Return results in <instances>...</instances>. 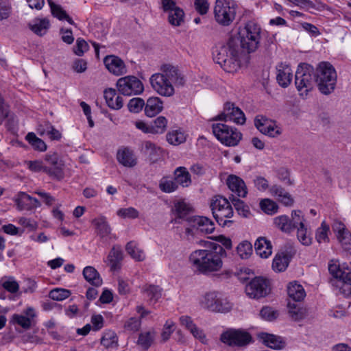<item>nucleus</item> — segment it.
<instances>
[{"label": "nucleus", "instance_id": "47", "mask_svg": "<svg viewBox=\"0 0 351 351\" xmlns=\"http://www.w3.org/2000/svg\"><path fill=\"white\" fill-rule=\"evenodd\" d=\"M145 108V101L141 97H134L128 104V110L134 114L139 113Z\"/></svg>", "mask_w": 351, "mask_h": 351}, {"label": "nucleus", "instance_id": "59", "mask_svg": "<svg viewBox=\"0 0 351 351\" xmlns=\"http://www.w3.org/2000/svg\"><path fill=\"white\" fill-rule=\"evenodd\" d=\"M89 46L88 43L82 38H77L76 44L73 47L74 53L78 56H82L85 51H88Z\"/></svg>", "mask_w": 351, "mask_h": 351}, {"label": "nucleus", "instance_id": "6", "mask_svg": "<svg viewBox=\"0 0 351 351\" xmlns=\"http://www.w3.org/2000/svg\"><path fill=\"white\" fill-rule=\"evenodd\" d=\"M295 84L298 91L305 89L306 95L316 84L315 68L306 62L300 63L295 74Z\"/></svg>", "mask_w": 351, "mask_h": 351}, {"label": "nucleus", "instance_id": "9", "mask_svg": "<svg viewBox=\"0 0 351 351\" xmlns=\"http://www.w3.org/2000/svg\"><path fill=\"white\" fill-rule=\"evenodd\" d=\"M214 15L216 21L222 26H228L234 21L236 16V8L230 5L224 0H216L214 8Z\"/></svg>", "mask_w": 351, "mask_h": 351}, {"label": "nucleus", "instance_id": "29", "mask_svg": "<svg viewBox=\"0 0 351 351\" xmlns=\"http://www.w3.org/2000/svg\"><path fill=\"white\" fill-rule=\"evenodd\" d=\"M101 344L108 350H117L118 336L112 330L106 331L101 339Z\"/></svg>", "mask_w": 351, "mask_h": 351}, {"label": "nucleus", "instance_id": "55", "mask_svg": "<svg viewBox=\"0 0 351 351\" xmlns=\"http://www.w3.org/2000/svg\"><path fill=\"white\" fill-rule=\"evenodd\" d=\"M49 5L51 8L52 15L60 21H63L65 16H67L66 12L62 8L61 5L56 4L51 0H48Z\"/></svg>", "mask_w": 351, "mask_h": 351}, {"label": "nucleus", "instance_id": "23", "mask_svg": "<svg viewBox=\"0 0 351 351\" xmlns=\"http://www.w3.org/2000/svg\"><path fill=\"white\" fill-rule=\"evenodd\" d=\"M163 109V102L158 97H151L145 102V114L152 117L159 114Z\"/></svg>", "mask_w": 351, "mask_h": 351}, {"label": "nucleus", "instance_id": "60", "mask_svg": "<svg viewBox=\"0 0 351 351\" xmlns=\"http://www.w3.org/2000/svg\"><path fill=\"white\" fill-rule=\"evenodd\" d=\"M339 241L341 243L343 250L348 253L351 254V234L350 232H346L343 234H340L337 237Z\"/></svg>", "mask_w": 351, "mask_h": 351}, {"label": "nucleus", "instance_id": "17", "mask_svg": "<svg viewBox=\"0 0 351 351\" xmlns=\"http://www.w3.org/2000/svg\"><path fill=\"white\" fill-rule=\"evenodd\" d=\"M104 64L109 72L115 75H121L126 72V67L124 62L117 56H106L104 58Z\"/></svg>", "mask_w": 351, "mask_h": 351}, {"label": "nucleus", "instance_id": "14", "mask_svg": "<svg viewBox=\"0 0 351 351\" xmlns=\"http://www.w3.org/2000/svg\"><path fill=\"white\" fill-rule=\"evenodd\" d=\"M47 165H46L45 173L50 177L61 180L64 178V163L61 160L57 158V155H49L46 158Z\"/></svg>", "mask_w": 351, "mask_h": 351}, {"label": "nucleus", "instance_id": "20", "mask_svg": "<svg viewBox=\"0 0 351 351\" xmlns=\"http://www.w3.org/2000/svg\"><path fill=\"white\" fill-rule=\"evenodd\" d=\"M24 315L14 314L12 317L13 321L24 329L30 328L34 318L37 314L33 307H27L24 311Z\"/></svg>", "mask_w": 351, "mask_h": 351}, {"label": "nucleus", "instance_id": "50", "mask_svg": "<svg viewBox=\"0 0 351 351\" xmlns=\"http://www.w3.org/2000/svg\"><path fill=\"white\" fill-rule=\"evenodd\" d=\"M260 207L261 210L268 214L273 215L278 210V205L269 199H265L261 201Z\"/></svg>", "mask_w": 351, "mask_h": 351}, {"label": "nucleus", "instance_id": "45", "mask_svg": "<svg viewBox=\"0 0 351 351\" xmlns=\"http://www.w3.org/2000/svg\"><path fill=\"white\" fill-rule=\"evenodd\" d=\"M330 231L329 226L324 221L321 223V226L318 228L315 233V239L319 243H328L329 238L328 233Z\"/></svg>", "mask_w": 351, "mask_h": 351}, {"label": "nucleus", "instance_id": "46", "mask_svg": "<svg viewBox=\"0 0 351 351\" xmlns=\"http://www.w3.org/2000/svg\"><path fill=\"white\" fill-rule=\"evenodd\" d=\"M154 338V332H141L138 339V345L141 346L144 350H147L152 345Z\"/></svg>", "mask_w": 351, "mask_h": 351}, {"label": "nucleus", "instance_id": "54", "mask_svg": "<svg viewBox=\"0 0 351 351\" xmlns=\"http://www.w3.org/2000/svg\"><path fill=\"white\" fill-rule=\"evenodd\" d=\"M256 129L263 134L266 135L267 125L270 123V119L263 115H257L254 120Z\"/></svg>", "mask_w": 351, "mask_h": 351}, {"label": "nucleus", "instance_id": "26", "mask_svg": "<svg viewBox=\"0 0 351 351\" xmlns=\"http://www.w3.org/2000/svg\"><path fill=\"white\" fill-rule=\"evenodd\" d=\"M256 254L263 258H268L272 253V245L270 241L265 237H259L254 243Z\"/></svg>", "mask_w": 351, "mask_h": 351}, {"label": "nucleus", "instance_id": "63", "mask_svg": "<svg viewBox=\"0 0 351 351\" xmlns=\"http://www.w3.org/2000/svg\"><path fill=\"white\" fill-rule=\"evenodd\" d=\"M47 129V134L51 140H56L58 141L62 137V134L59 130H56L53 125H51L49 122H47L45 125Z\"/></svg>", "mask_w": 351, "mask_h": 351}, {"label": "nucleus", "instance_id": "4", "mask_svg": "<svg viewBox=\"0 0 351 351\" xmlns=\"http://www.w3.org/2000/svg\"><path fill=\"white\" fill-rule=\"evenodd\" d=\"M202 308L215 313H225L232 308V303L221 293L210 291L205 293L199 299Z\"/></svg>", "mask_w": 351, "mask_h": 351}, {"label": "nucleus", "instance_id": "49", "mask_svg": "<svg viewBox=\"0 0 351 351\" xmlns=\"http://www.w3.org/2000/svg\"><path fill=\"white\" fill-rule=\"evenodd\" d=\"M71 295V291L62 288H55L50 291L49 297L53 300L62 301L68 298Z\"/></svg>", "mask_w": 351, "mask_h": 351}, {"label": "nucleus", "instance_id": "62", "mask_svg": "<svg viewBox=\"0 0 351 351\" xmlns=\"http://www.w3.org/2000/svg\"><path fill=\"white\" fill-rule=\"evenodd\" d=\"M289 313L291 318L295 321L302 319L304 317V313L302 310L296 306L295 304L289 302Z\"/></svg>", "mask_w": 351, "mask_h": 351}, {"label": "nucleus", "instance_id": "42", "mask_svg": "<svg viewBox=\"0 0 351 351\" xmlns=\"http://www.w3.org/2000/svg\"><path fill=\"white\" fill-rule=\"evenodd\" d=\"M229 199L239 215L244 217H247L250 215L249 206L243 200L234 197L233 195H231Z\"/></svg>", "mask_w": 351, "mask_h": 351}, {"label": "nucleus", "instance_id": "61", "mask_svg": "<svg viewBox=\"0 0 351 351\" xmlns=\"http://www.w3.org/2000/svg\"><path fill=\"white\" fill-rule=\"evenodd\" d=\"M2 286L6 291L11 293H15L19 289V285L13 277H10L8 280H5Z\"/></svg>", "mask_w": 351, "mask_h": 351}, {"label": "nucleus", "instance_id": "39", "mask_svg": "<svg viewBox=\"0 0 351 351\" xmlns=\"http://www.w3.org/2000/svg\"><path fill=\"white\" fill-rule=\"evenodd\" d=\"M143 292L149 298V301L154 303H156L162 296V289L156 285L144 286Z\"/></svg>", "mask_w": 351, "mask_h": 351}, {"label": "nucleus", "instance_id": "5", "mask_svg": "<svg viewBox=\"0 0 351 351\" xmlns=\"http://www.w3.org/2000/svg\"><path fill=\"white\" fill-rule=\"evenodd\" d=\"M210 208L214 218L222 227L230 226L232 220L229 219L232 217L234 211L230 202L221 195L215 196L211 202Z\"/></svg>", "mask_w": 351, "mask_h": 351}, {"label": "nucleus", "instance_id": "22", "mask_svg": "<svg viewBox=\"0 0 351 351\" xmlns=\"http://www.w3.org/2000/svg\"><path fill=\"white\" fill-rule=\"evenodd\" d=\"M173 210L176 216V218L175 219L176 223H181L180 220H184L191 224V220L195 217L189 216L191 207L189 204L184 201L178 202L174 205Z\"/></svg>", "mask_w": 351, "mask_h": 351}, {"label": "nucleus", "instance_id": "64", "mask_svg": "<svg viewBox=\"0 0 351 351\" xmlns=\"http://www.w3.org/2000/svg\"><path fill=\"white\" fill-rule=\"evenodd\" d=\"M28 168L34 172H45L46 165H43V162L39 160H29L25 162Z\"/></svg>", "mask_w": 351, "mask_h": 351}, {"label": "nucleus", "instance_id": "16", "mask_svg": "<svg viewBox=\"0 0 351 351\" xmlns=\"http://www.w3.org/2000/svg\"><path fill=\"white\" fill-rule=\"evenodd\" d=\"M302 212L300 210H293L291 213V219L287 215H280L276 217L274 219V225L281 231L290 233L296 228V223L294 222V218L296 215L300 216Z\"/></svg>", "mask_w": 351, "mask_h": 351}, {"label": "nucleus", "instance_id": "2", "mask_svg": "<svg viewBox=\"0 0 351 351\" xmlns=\"http://www.w3.org/2000/svg\"><path fill=\"white\" fill-rule=\"evenodd\" d=\"M226 255L221 245L210 243L206 249L193 252L189 256V261L197 271L207 275L221 269L223 258Z\"/></svg>", "mask_w": 351, "mask_h": 351}, {"label": "nucleus", "instance_id": "35", "mask_svg": "<svg viewBox=\"0 0 351 351\" xmlns=\"http://www.w3.org/2000/svg\"><path fill=\"white\" fill-rule=\"evenodd\" d=\"M176 184L183 187L189 186L191 183V176L185 167H178L174 172Z\"/></svg>", "mask_w": 351, "mask_h": 351}, {"label": "nucleus", "instance_id": "25", "mask_svg": "<svg viewBox=\"0 0 351 351\" xmlns=\"http://www.w3.org/2000/svg\"><path fill=\"white\" fill-rule=\"evenodd\" d=\"M191 226L206 234H210L215 230L214 223L208 217L196 216L191 220Z\"/></svg>", "mask_w": 351, "mask_h": 351}, {"label": "nucleus", "instance_id": "12", "mask_svg": "<svg viewBox=\"0 0 351 351\" xmlns=\"http://www.w3.org/2000/svg\"><path fill=\"white\" fill-rule=\"evenodd\" d=\"M270 291L269 281L263 277H255L245 286V293L250 298L265 297Z\"/></svg>", "mask_w": 351, "mask_h": 351}, {"label": "nucleus", "instance_id": "8", "mask_svg": "<svg viewBox=\"0 0 351 351\" xmlns=\"http://www.w3.org/2000/svg\"><path fill=\"white\" fill-rule=\"evenodd\" d=\"M220 341L232 348H243L249 345L252 338L251 335L241 329H228L220 335Z\"/></svg>", "mask_w": 351, "mask_h": 351}, {"label": "nucleus", "instance_id": "43", "mask_svg": "<svg viewBox=\"0 0 351 351\" xmlns=\"http://www.w3.org/2000/svg\"><path fill=\"white\" fill-rule=\"evenodd\" d=\"M276 80L281 87H288L292 80V73L290 72V69L278 70Z\"/></svg>", "mask_w": 351, "mask_h": 351}, {"label": "nucleus", "instance_id": "57", "mask_svg": "<svg viewBox=\"0 0 351 351\" xmlns=\"http://www.w3.org/2000/svg\"><path fill=\"white\" fill-rule=\"evenodd\" d=\"M117 214L121 217L130 219H136L139 215L138 211L133 207L120 208L117 210Z\"/></svg>", "mask_w": 351, "mask_h": 351}, {"label": "nucleus", "instance_id": "44", "mask_svg": "<svg viewBox=\"0 0 351 351\" xmlns=\"http://www.w3.org/2000/svg\"><path fill=\"white\" fill-rule=\"evenodd\" d=\"M184 12L182 9L178 8L173 9L172 12L169 13L168 21L174 26H180L184 20Z\"/></svg>", "mask_w": 351, "mask_h": 351}, {"label": "nucleus", "instance_id": "33", "mask_svg": "<svg viewBox=\"0 0 351 351\" xmlns=\"http://www.w3.org/2000/svg\"><path fill=\"white\" fill-rule=\"evenodd\" d=\"M186 136L184 131L179 128L168 132L166 135V139L171 145H179L186 141Z\"/></svg>", "mask_w": 351, "mask_h": 351}, {"label": "nucleus", "instance_id": "7", "mask_svg": "<svg viewBox=\"0 0 351 351\" xmlns=\"http://www.w3.org/2000/svg\"><path fill=\"white\" fill-rule=\"evenodd\" d=\"M213 133L218 141L226 146H236L242 138V134L237 128L225 123H214Z\"/></svg>", "mask_w": 351, "mask_h": 351}, {"label": "nucleus", "instance_id": "18", "mask_svg": "<svg viewBox=\"0 0 351 351\" xmlns=\"http://www.w3.org/2000/svg\"><path fill=\"white\" fill-rule=\"evenodd\" d=\"M228 189L239 197H245L247 194V189L245 182L235 175L228 176L226 180Z\"/></svg>", "mask_w": 351, "mask_h": 351}, {"label": "nucleus", "instance_id": "36", "mask_svg": "<svg viewBox=\"0 0 351 351\" xmlns=\"http://www.w3.org/2000/svg\"><path fill=\"white\" fill-rule=\"evenodd\" d=\"M125 250L136 261H143L145 259L144 251L134 241L128 242L126 245Z\"/></svg>", "mask_w": 351, "mask_h": 351}, {"label": "nucleus", "instance_id": "27", "mask_svg": "<svg viewBox=\"0 0 351 351\" xmlns=\"http://www.w3.org/2000/svg\"><path fill=\"white\" fill-rule=\"evenodd\" d=\"M269 192L278 201L280 202L285 206H291L293 203V199L291 197V195L280 186H272L269 189Z\"/></svg>", "mask_w": 351, "mask_h": 351}, {"label": "nucleus", "instance_id": "3", "mask_svg": "<svg viewBox=\"0 0 351 351\" xmlns=\"http://www.w3.org/2000/svg\"><path fill=\"white\" fill-rule=\"evenodd\" d=\"M315 77L316 85L322 94L328 95L334 91L337 75L335 67L330 62H319L315 69Z\"/></svg>", "mask_w": 351, "mask_h": 351}, {"label": "nucleus", "instance_id": "37", "mask_svg": "<svg viewBox=\"0 0 351 351\" xmlns=\"http://www.w3.org/2000/svg\"><path fill=\"white\" fill-rule=\"evenodd\" d=\"M122 259L123 252L120 247L114 246L107 257L106 262L110 265L111 269H115Z\"/></svg>", "mask_w": 351, "mask_h": 351}, {"label": "nucleus", "instance_id": "41", "mask_svg": "<svg viewBox=\"0 0 351 351\" xmlns=\"http://www.w3.org/2000/svg\"><path fill=\"white\" fill-rule=\"evenodd\" d=\"M167 119L164 116H159L150 123L151 134H162L167 126Z\"/></svg>", "mask_w": 351, "mask_h": 351}, {"label": "nucleus", "instance_id": "31", "mask_svg": "<svg viewBox=\"0 0 351 351\" xmlns=\"http://www.w3.org/2000/svg\"><path fill=\"white\" fill-rule=\"evenodd\" d=\"M29 29L36 35L43 36L50 27L49 21L47 19H35L33 23L28 24Z\"/></svg>", "mask_w": 351, "mask_h": 351}, {"label": "nucleus", "instance_id": "53", "mask_svg": "<svg viewBox=\"0 0 351 351\" xmlns=\"http://www.w3.org/2000/svg\"><path fill=\"white\" fill-rule=\"evenodd\" d=\"M118 162L125 167H133L137 163L136 155H117Z\"/></svg>", "mask_w": 351, "mask_h": 351}, {"label": "nucleus", "instance_id": "28", "mask_svg": "<svg viewBox=\"0 0 351 351\" xmlns=\"http://www.w3.org/2000/svg\"><path fill=\"white\" fill-rule=\"evenodd\" d=\"M161 70L163 72L162 74L167 76L169 82H174L179 85H183L184 84V80L180 76L177 67L166 64L162 66Z\"/></svg>", "mask_w": 351, "mask_h": 351}, {"label": "nucleus", "instance_id": "15", "mask_svg": "<svg viewBox=\"0 0 351 351\" xmlns=\"http://www.w3.org/2000/svg\"><path fill=\"white\" fill-rule=\"evenodd\" d=\"M17 209L19 210H32L41 206L38 199L25 192H19L14 199Z\"/></svg>", "mask_w": 351, "mask_h": 351}, {"label": "nucleus", "instance_id": "24", "mask_svg": "<svg viewBox=\"0 0 351 351\" xmlns=\"http://www.w3.org/2000/svg\"><path fill=\"white\" fill-rule=\"evenodd\" d=\"M259 339L267 347L280 350L285 347L286 343L281 337L268 333H261L258 335Z\"/></svg>", "mask_w": 351, "mask_h": 351}, {"label": "nucleus", "instance_id": "11", "mask_svg": "<svg viewBox=\"0 0 351 351\" xmlns=\"http://www.w3.org/2000/svg\"><path fill=\"white\" fill-rule=\"evenodd\" d=\"M213 120L224 122L232 121L238 125H243L245 123L246 118L241 108L236 106L234 103L227 101L223 105V112L215 117Z\"/></svg>", "mask_w": 351, "mask_h": 351}, {"label": "nucleus", "instance_id": "56", "mask_svg": "<svg viewBox=\"0 0 351 351\" xmlns=\"http://www.w3.org/2000/svg\"><path fill=\"white\" fill-rule=\"evenodd\" d=\"M197 145L199 148L200 147H202V148L204 149L202 151H199V152H208L210 154H213L216 152V147H214L213 144L204 136L199 137L198 138Z\"/></svg>", "mask_w": 351, "mask_h": 351}, {"label": "nucleus", "instance_id": "19", "mask_svg": "<svg viewBox=\"0 0 351 351\" xmlns=\"http://www.w3.org/2000/svg\"><path fill=\"white\" fill-rule=\"evenodd\" d=\"M91 224L94 227L97 235L102 239H107L110 237L111 228L107 221V218L104 215H99L91 221Z\"/></svg>", "mask_w": 351, "mask_h": 351}, {"label": "nucleus", "instance_id": "38", "mask_svg": "<svg viewBox=\"0 0 351 351\" xmlns=\"http://www.w3.org/2000/svg\"><path fill=\"white\" fill-rule=\"evenodd\" d=\"M289 263V258L285 253L277 254L272 263V268L274 271L281 272L285 271Z\"/></svg>", "mask_w": 351, "mask_h": 351}, {"label": "nucleus", "instance_id": "21", "mask_svg": "<svg viewBox=\"0 0 351 351\" xmlns=\"http://www.w3.org/2000/svg\"><path fill=\"white\" fill-rule=\"evenodd\" d=\"M304 217L302 214L300 216L296 215L294 218L299 241L304 245H309L312 243V238L310 234H308V229L304 225Z\"/></svg>", "mask_w": 351, "mask_h": 351}, {"label": "nucleus", "instance_id": "48", "mask_svg": "<svg viewBox=\"0 0 351 351\" xmlns=\"http://www.w3.org/2000/svg\"><path fill=\"white\" fill-rule=\"evenodd\" d=\"M343 269L340 268V265L337 261L331 260L328 263V271L331 276L334 278L331 280V283L334 285V283L339 279L340 276H342Z\"/></svg>", "mask_w": 351, "mask_h": 351}, {"label": "nucleus", "instance_id": "34", "mask_svg": "<svg viewBox=\"0 0 351 351\" xmlns=\"http://www.w3.org/2000/svg\"><path fill=\"white\" fill-rule=\"evenodd\" d=\"M342 276L334 283V286L339 288L342 293L346 290H350L351 286V269L349 268H343Z\"/></svg>", "mask_w": 351, "mask_h": 351}, {"label": "nucleus", "instance_id": "30", "mask_svg": "<svg viewBox=\"0 0 351 351\" xmlns=\"http://www.w3.org/2000/svg\"><path fill=\"white\" fill-rule=\"evenodd\" d=\"M83 276L88 282L95 287H99L102 284V279L99 272L92 266H86L84 268Z\"/></svg>", "mask_w": 351, "mask_h": 351}, {"label": "nucleus", "instance_id": "51", "mask_svg": "<svg viewBox=\"0 0 351 351\" xmlns=\"http://www.w3.org/2000/svg\"><path fill=\"white\" fill-rule=\"evenodd\" d=\"M178 185L176 180H168L163 178L159 183L160 189L165 193H172L177 190Z\"/></svg>", "mask_w": 351, "mask_h": 351}, {"label": "nucleus", "instance_id": "32", "mask_svg": "<svg viewBox=\"0 0 351 351\" xmlns=\"http://www.w3.org/2000/svg\"><path fill=\"white\" fill-rule=\"evenodd\" d=\"M287 293L289 298L297 302L302 300L306 296V292L303 287L295 282L289 284Z\"/></svg>", "mask_w": 351, "mask_h": 351}, {"label": "nucleus", "instance_id": "13", "mask_svg": "<svg viewBox=\"0 0 351 351\" xmlns=\"http://www.w3.org/2000/svg\"><path fill=\"white\" fill-rule=\"evenodd\" d=\"M149 82L152 87L159 95L164 97H170L174 94V88L171 82L167 78V76L162 73L153 74Z\"/></svg>", "mask_w": 351, "mask_h": 351}, {"label": "nucleus", "instance_id": "52", "mask_svg": "<svg viewBox=\"0 0 351 351\" xmlns=\"http://www.w3.org/2000/svg\"><path fill=\"white\" fill-rule=\"evenodd\" d=\"M237 252L241 258H247L252 252V244L248 241H243L239 244Z\"/></svg>", "mask_w": 351, "mask_h": 351}, {"label": "nucleus", "instance_id": "10", "mask_svg": "<svg viewBox=\"0 0 351 351\" xmlns=\"http://www.w3.org/2000/svg\"><path fill=\"white\" fill-rule=\"evenodd\" d=\"M119 92L126 96L138 95L143 93V82L134 75H127L119 78L117 82Z\"/></svg>", "mask_w": 351, "mask_h": 351}, {"label": "nucleus", "instance_id": "40", "mask_svg": "<svg viewBox=\"0 0 351 351\" xmlns=\"http://www.w3.org/2000/svg\"><path fill=\"white\" fill-rule=\"evenodd\" d=\"M25 139L36 151L45 152L47 149V145L44 141L37 137L34 132H28Z\"/></svg>", "mask_w": 351, "mask_h": 351}, {"label": "nucleus", "instance_id": "1", "mask_svg": "<svg viewBox=\"0 0 351 351\" xmlns=\"http://www.w3.org/2000/svg\"><path fill=\"white\" fill-rule=\"evenodd\" d=\"M261 27L250 21L232 35L226 45L216 47L213 51V60L228 73L237 72L242 66L250 63V54L256 50L261 38Z\"/></svg>", "mask_w": 351, "mask_h": 351}, {"label": "nucleus", "instance_id": "58", "mask_svg": "<svg viewBox=\"0 0 351 351\" xmlns=\"http://www.w3.org/2000/svg\"><path fill=\"white\" fill-rule=\"evenodd\" d=\"M261 317L267 321H273L278 315V311L274 310L271 307H263L260 311Z\"/></svg>", "mask_w": 351, "mask_h": 351}]
</instances>
